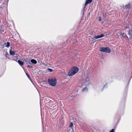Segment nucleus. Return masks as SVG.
Here are the masks:
<instances>
[{
  "label": "nucleus",
  "mask_w": 132,
  "mask_h": 132,
  "mask_svg": "<svg viewBox=\"0 0 132 132\" xmlns=\"http://www.w3.org/2000/svg\"><path fill=\"white\" fill-rule=\"evenodd\" d=\"M72 96H70V97H72Z\"/></svg>",
  "instance_id": "obj_26"
},
{
  "label": "nucleus",
  "mask_w": 132,
  "mask_h": 132,
  "mask_svg": "<svg viewBox=\"0 0 132 132\" xmlns=\"http://www.w3.org/2000/svg\"><path fill=\"white\" fill-rule=\"evenodd\" d=\"M31 62L34 64H36L37 63V62L36 60L35 59H32L31 60Z\"/></svg>",
  "instance_id": "obj_9"
},
{
  "label": "nucleus",
  "mask_w": 132,
  "mask_h": 132,
  "mask_svg": "<svg viewBox=\"0 0 132 132\" xmlns=\"http://www.w3.org/2000/svg\"><path fill=\"white\" fill-rule=\"evenodd\" d=\"M48 82L50 85L52 86H55L56 84L57 80L56 78L48 79Z\"/></svg>",
  "instance_id": "obj_2"
},
{
  "label": "nucleus",
  "mask_w": 132,
  "mask_h": 132,
  "mask_svg": "<svg viewBox=\"0 0 132 132\" xmlns=\"http://www.w3.org/2000/svg\"><path fill=\"white\" fill-rule=\"evenodd\" d=\"M95 130H96V128H95V127L94 128V129L93 130V131H94L95 132H96L97 131H95Z\"/></svg>",
  "instance_id": "obj_22"
},
{
  "label": "nucleus",
  "mask_w": 132,
  "mask_h": 132,
  "mask_svg": "<svg viewBox=\"0 0 132 132\" xmlns=\"http://www.w3.org/2000/svg\"><path fill=\"white\" fill-rule=\"evenodd\" d=\"M87 90H88V89L87 88V87H85V88H83L82 89V91L83 92L85 91V90H86V91H87Z\"/></svg>",
  "instance_id": "obj_15"
},
{
  "label": "nucleus",
  "mask_w": 132,
  "mask_h": 132,
  "mask_svg": "<svg viewBox=\"0 0 132 132\" xmlns=\"http://www.w3.org/2000/svg\"><path fill=\"white\" fill-rule=\"evenodd\" d=\"M15 52L14 51H12L11 49L10 51V54L12 55H13L15 54Z\"/></svg>",
  "instance_id": "obj_8"
},
{
  "label": "nucleus",
  "mask_w": 132,
  "mask_h": 132,
  "mask_svg": "<svg viewBox=\"0 0 132 132\" xmlns=\"http://www.w3.org/2000/svg\"><path fill=\"white\" fill-rule=\"evenodd\" d=\"M100 51L103 52L109 53L111 52L110 48L108 47H101L100 48Z\"/></svg>",
  "instance_id": "obj_3"
},
{
  "label": "nucleus",
  "mask_w": 132,
  "mask_h": 132,
  "mask_svg": "<svg viewBox=\"0 0 132 132\" xmlns=\"http://www.w3.org/2000/svg\"><path fill=\"white\" fill-rule=\"evenodd\" d=\"M106 85V84H105V85L104 86V87Z\"/></svg>",
  "instance_id": "obj_25"
},
{
  "label": "nucleus",
  "mask_w": 132,
  "mask_h": 132,
  "mask_svg": "<svg viewBox=\"0 0 132 132\" xmlns=\"http://www.w3.org/2000/svg\"><path fill=\"white\" fill-rule=\"evenodd\" d=\"M10 45V43L9 42H7L6 45V47H8Z\"/></svg>",
  "instance_id": "obj_14"
},
{
  "label": "nucleus",
  "mask_w": 132,
  "mask_h": 132,
  "mask_svg": "<svg viewBox=\"0 0 132 132\" xmlns=\"http://www.w3.org/2000/svg\"><path fill=\"white\" fill-rule=\"evenodd\" d=\"M27 67L29 68H32V67L31 65H28L27 66Z\"/></svg>",
  "instance_id": "obj_19"
},
{
  "label": "nucleus",
  "mask_w": 132,
  "mask_h": 132,
  "mask_svg": "<svg viewBox=\"0 0 132 132\" xmlns=\"http://www.w3.org/2000/svg\"><path fill=\"white\" fill-rule=\"evenodd\" d=\"M24 61L27 64H30V61H29V60L27 59H25L24 60Z\"/></svg>",
  "instance_id": "obj_10"
},
{
  "label": "nucleus",
  "mask_w": 132,
  "mask_h": 132,
  "mask_svg": "<svg viewBox=\"0 0 132 132\" xmlns=\"http://www.w3.org/2000/svg\"><path fill=\"white\" fill-rule=\"evenodd\" d=\"M26 75L28 77V78L29 79H30V77L29 75H28V73H26Z\"/></svg>",
  "instance_id": "obj_18"
},
{
  "label": "nucleus",
  "mask_w": 132,
  "mask_h": 132,
  "mask_svg": "<svg viewBox=\"0 0 132 132\" xmlns=\"http://www.w3.org/2000/svg\"><path fill=\"white\" fill-rule=\"evenodd\" d=\"M110 132H114V129H113L111 130Z\"/></svg>",
  "instance_id": "obj_20"
},
{
  "label": "nucleus",
  "mask_w": 132,
  "mask_h": 132,
  "mask_svg": "<svg viewBox=\"0 0 132 132\" xmlns=\"http://www.w3.org/2000/svg\"><path fill=\"white\" fill-rule=\"evenodd\" d=\"M82 79L84 82H86L87 81V77H85V78H83Z\"/></svg>",
  "instance_id": "obj_12"
},
{
  "label": "nucleus",
  "mask_w": 132,
  "mask_h": 132,
  "mask_svg": "<svg viewBox=\"0 0 132 132\" xmlns=\"http://www.w3.org/2000/svg\"><path fill=\"white\" fill-rule=\"evenodd\" d=\"M126 29L127 30V31L126 32L129 35L131 34V31L130 30L129 28L128 27H126Z\"/></svg>",
  "instance_id": "obj_6"
},
{
  "label": "nucleus",
  "mask_w": 132,
  "mask_h": 132,
  "mask_svg": "<svg viewBox=\"0 0 132 132\" xmlns=\"http://www.w3.org/2000/svg\"><path fill=\"white\" fill-rule=\"evenodd\" d=\"M78 68L76 67H73V68L68 73V75L69 76H71L74 75L78 71Z\"/></svg>",
  "instance_id": "obj_1"
},
{
  "label": "nucleus",
  "mask_w": 132,
  "mask_h": 132,
  "mask_svg": "<svg viewBox=\"0 0 132 132\" xmlns=\"http://www.w3.org/2000/svg\"><path fill=\"white\" fill-rule=\"evenodd\" d=\"M101 18H100V19H99V21H101Z\"/></svg>",
  "instance_id": "obj_24"
},
{
  "label": "nucleus",
  "mask_w": 132,
  "mask_h": 132,
  "mask_svg": "<svg viewBox=\"0 0 132 132\" xmlns=\"http://www.w3.org/2000/svg\"><path fill=\"white\" fill-rule=\"evenodd\" d=\"M47 70L49 72H52L53 70L52 69H50V68H48L47 69Z\"/></svg>",
  "instance_id": "obj_16"
},
{
  "label": "nucleus",
  "mask_w": 132,
  "mask_h": 132,
  "mask_svg": "<svg viewBox=\"0 0 132 132\" xmlns=\"http://www.w3.org/2000/svg\"><path fill=\"white\" fill-rule=\"evenodd\" d=\"M104 36V34H102L100 35H98L97 36H95L94 38L95 39H97L99 38H102Z\"/></svg>",
  "instance_id": "obj_5"
},
{
  "label": "nucleus",
  "mask_w": 132,
  "mask_h": 132,
  "mask_svg": "<svg viewBox=\"0 0 132 132\" xmlns=\"http://www.w3.org/2000/svg\"><path fill=\"white\" fill-rule=\"evenodd\" d=\"M130 4L129 3L125 5V7L126 9H129L130 8Z\"/></svg>",
  "instance_id": "obj_11"
},
{
  "label": "nucleus",
  "mask_w": 132,
  "mask_h": 132,
  "mask_svg": "<svg viewBox=\"0 0 132 132\" xmlns=\"http://www.w3.org/2000/svg\"><path fill=\"white\" fill-rule=\"evenodd\" d=\"M68 132H70V131H74V130L72 128H70L69 129H68Z\"/></svg>",
  "instance_id": "obj_13"
},
{
  "label": "nucleus",
  "mask_w": 132,
  "mask_h": 132,
  "mask_svg": "<svg viewBox=\"0 0 132 132\" xmlns=\"http://www.w3.org/2000/svg\"><path fill=\"white\" fill-rule=\"evenodd\" d=\"M9 54H8V53H6L5 54V55H6V57H7V55H9Z\"/></svg>",
  "instance_id": "obj_21"
},
{
  "label": "nucleus",
  "mask_w": 132,
  "mask_h": 132,
  "mask_svg": "<svg viewBox=\"0 0 132 132\" xmlns=\"http://www.w3.org/2000/svg\"><path fill=\"white\" fill-rule=\"evenodd\" d=\"M18 62L19 64V65L21 66L22 65H24V63L22 62L21 61L19 60H18Z\"/></svg>",
  "instance_id": "obj_7"
},
{
  "label": "nucleus",
  "mask_w": 132,
  "mask_h": 132,
  "mask_svg": "<svg viewBox=\"0 0 132 132\" xmlns=\"http://www.w3.org/2000/svg\"><path fill=\"white\" fill-rule=\"evenodd\" d=\"M70 132H74V131H73V132H72V131H70Z\"/></svg>",
  "instance_id": "obj_27"
},
{
  "label": "nucleus",
  "mask_w": 132,
  "mask_h": 132,
  "mask_svg": "<svg viewBox=\"0 0 132 132\" xmlns=\"http://www.w3.org/2000/svg\"><path fill=\"white\" fill-rule=\"evenodd\" d=\"M129 38L130 40H131L132 41V37H130V36H129Z\"/></svg>",
  "instance_id": "obj_23"
},
{
  "label": "nucleus",
  "mask_w": 132,
  "mask_h": 132,
  "mask_svg": "<svg viewBox=\"0 0 132 132\" xmlns=\"http://www.w3.org/2000/svg\"><path fill=\"white\" fill-rule=\"evenodd\" d=\"M92 0H86V1L85 3V6L83 8L82 11H83L85 8V6L88 4L91 3L92 2Z\"/></svg>",
  "instance_id": "obj_4"
},
{
  "label": "nucleus",
  "mask_w": 132,
  "mask_h": 132,
  "mask_svg": "<svg viewBox=\"0 0 132 132\" xmlns=\"http://www.w3.org/2000/svg\"><path fill=\"white\" fill-rule=\"evenodd\" d=\"M73 126V124L72 122H71L70 124V125L69 126L70 128H72V127Z\"/></svg>",
  "instance_id": "obj_17"
}]
</instances>
